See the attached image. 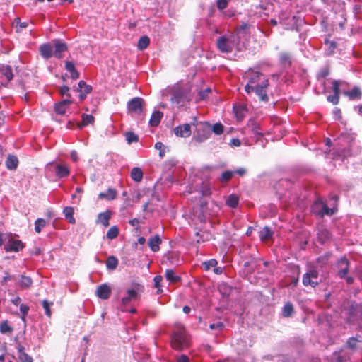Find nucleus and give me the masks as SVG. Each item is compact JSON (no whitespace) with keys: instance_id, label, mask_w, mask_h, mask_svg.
<instances>
[{"instance_id":"obj_6","label":"nucleus","mask_w":362,"mask_h":362,"mask_svg":"<svg viewBox=\"0 0 362 362\" xmlns=\"http://www.w3.org/2000/svg\"><path fill=\"white\" fill-rule=\"evenodd\" d=\"M320 282L321 279L317 269L313 266L309 267L302 278L303 286L315 288Z\"/></svg>"},{"instance_id":"obj_17","label":"nucleus","mask_w":362,"mask_h":362,"mask_svg":"<svg viewBox=\"0 0 362 362\" xmlns=\"http://www.w3.org/2000/svg\"><path fill=\"white\" fill-rule=\"evenodd\" d=\"M173 131L177 136L183 138L189 136L192 133L190 124L187 123L176 127Z\"/></svg>"},{"instance_id":"obj_10","label":"nucleus","mask_w":362,"mask_h":362,"mask_svg":"<svg viewBox=\"0 0 362 362\" xmlns=\"http://www.w3.org/2000/svg\"><path fill=\"white\" fill-rule=\"evenodd\" d=\"M177 164V160L174 158H171L167 162H165L163 167V174L162 177H160V182L165 179L169 183H173V172Z\"/></svg>"},{"instance_id":"obj_62","label":"nucleus","mask_w":362,"mask_h":362,"mask_svg":"<svg viewBox=\"0 0 362 362\" xmlns=\"http://www.w3.org/2000/svg\"><path fill=\"white\" fill-rule=\"evenodd\" d=\"M176 362H189V358L185 354H180L176 356Z\"/></svg>"},{"instance_id":"obj_16","label":"nucleus","mask_w":362,"mask_h":362,"mask_svg":"<svg viewBox=\"0 0 362 362\" xmlns=\"http://www.w3.org/2000/svg\"><path fill=\"white\" fill-rule=\"evenodd\" d=\"M77 91L79 93V99L83 101L86 99L88 94L92 91V87L88 85L84 81H80L78 84Z\"/></svg>"},{"instance_id":"obj_2","label":"nucleus","mask_w":362,"mask_h":362,"mask_svg":"<svg viewBox=\"0 0 362 362\" xmlns=\"http://www.w3.org/2000/svg\"><path fill=\"white\" fill-rule=\"evenodd\" d=\"M354 144V137L349 132H342L334 140V147L333 148V158L341 159L342 161L349 156L353 155L352 148Z\"/></svg>"},{"instance_id":"obj_50","label":"nucleus","mask_w":362,"mask_h":362,"mask_svg":"<svg viewBox=\"0 0 362 362\" xmlns=\"http://www.w3.org/2000/svg\"><path fill=\"white\" fill-rule=\"evenodd\" d=\"M125 137L129 144L136 143L139 141V136L132 132H128L125 134Z\"/></svg>"},{"instance_id":"obj_49","label":"nucleus","mask_w":362,"mask_h":362,"mask_svg":"<svg viewBox=\"0 0 362 362\" xmlns=\"http://www.w3.org/2000/svg\"><path fill=\"white\" fill-rule=\"evenodd\" d=\"M46 226V221L44 218H37L35 221V230L36 233H40L42 228Z\"/></svg>"},{"instance_id":"obj_48","label":"nucleus","mask_w":362,"mask_h":362,"mask_svg":"<svg viewBox=\"0 0 362 362\" xmlns=\"http://www.w3.org/2000/svg\"><path fill=\"white\" fill-rule=\"evenodd\" d=\"M247 128L251 132L252 134H254L255 136L262 134V133L260 132V129L258 124L254 121H251L250 123L248 124Z\"/></svg>"},{"instance_id":"obj_42","label":"nucleus","mask_w":362,"mask_h":362,"mask_svg":"<svg viewBox=\"0 0 362 362\" xmlns=\"http://www.w3.org/2000/svg\"><path fill=\"white\" fill-rule=\"evenodd\" d=\"M33 284V280L30 276H26L24 275L21 276V282L20 286L23 289L29 288Z\"/></svg>"},{"instance_id":"obj_56","label":"nucleus","mask_w":362,"mask_h":362,"mask_svg":"<svg viewBox=\"0 0 362 362\" xmlns=\"http://www.w3.org/2000/svg\"><path fill=\"white\" fill-rule=\"evenodd\" d=\"M327 100L329 103H332L333 105H337L339 102V95L333 93L332 95H328Z\"/></svg>"},{"instance_id":"obj_39","label":"nucleus","mask_w":362,"mask_h":362,"mask_svg":"<svg viewBox=\"0 0 362 362\" xmlns=\"http://www.w3.org/2000/svg\"><path fill=\"white\" fill-rule=\"evenodd\" d=\"M94 117L92 115L83 114L82 115V122L78 124L79 128L93 124L94 122Z\"/></svg>"},{"instance_id":"obj_11","label":"nucleus","mask_w":362,"mask_h":362,"mask_svg":"<svg viewBox=\"0 0 362 362\" xmlns=\"http://www.w3.org/2000/svg\"><path fill=\"white\" fill-rule=\"evenodd\" d=\"M52 42L54 44L53 56L57 59H62L63 53L68 49L66 43L59 39L54 40Z\"/></svg>"},{"instance_id":"obj_12","label":"nucleus","mask_w":362,"mask_h":362,"mask_svg":"<svg viewBox=\"0 0 362 362\" xmlns=\"http://www.w3.org/2000/svg\"><path fill=\"white\" fill-rule=\"evenodd\" d=\"M161 264L163 265H174L177 266L179 262L178 255L175 252L168 251L162 257Z\"/></svg>"},{"instance_id":"obj_3","label":"nucleus","mask_w":362,"mask_h":362,"mask_svg":"<svg viewBox=\"0 0 362 362\" xmlns=\"http://www.w3.org/2000/svg\"><path fill=\"white\" fill-rule=\"evenodd\" d=\"M191 89L190 83L182 81L168 87L171 102L177 106H183L192 99Z\"/></svg>"},{"instance_id":"obj_30","label":"nucleus","mask_w":362,"mask_h":362,"mask_svg":"<svg viewBox=\"0 0 362 362\" xmlns=\"http://www.w3.org/2000/svg\"><path fill=\"white\" fill-rule=\"evenodd\" d=\"M6 166L9 170H16L18 165V158L14 155H9L6 160Z\"/></svg>"},{"instance_id":"obj_53","label":"nucleus","mask_w":362,"mask_h":362,"mask_svg":"<svg viewBox=\"0 0 362 362\" xmlns=\"http://www.w3.org/2000/svg\"><path fill=\"white\" fill-rule=\"evenodd\" d=\"M234 174H235V172H233V171L226 170V171L223 172V173L221 174L220 180L221 182H228L232 178V177Z\"/></svg>"},{"instance_id":"obj_46","label":"nucleus","mask_w":362,"mask_h":362,"mask_svg":"<svg viewBox=\"0 0 362 362\" xmlns=\"http://www.w3.org/2000/svg\"><path fill=\"white\" fill-rule=\"evenodd\" d=\"M346 95H349L350 99L360 98L361 97V91L359 88L354 87L350 91L346 92Z\"/></svg>"},{"instance_id":"obj_13","label":"nucleus","mask_w":362,"mask_h":362,"mask_svg":"<svg viewBox=\"0 0 362 362\" xmlns=\"http://www.w3.org/2000/svg\"><path fill=\"white\" fill-rule=\"evenodd\" d=\"M129 111L140 114L142 112L143 99L141 98L135 97L132 98L127 104Z\"/></svg>"},{"instance_id":"obj_51","label":"nucleus","mask_w":362,"mask_h":362,"mask_svg":"<svg viewBox=\"0 0 362 362\" xmlns=\"http://www.w3.org/2000/svg\"><path fill=\"white\" fill-rule=\"evenodd\" d=\"M148 245L153 251H158V235H155L154 237L149 240Z\"/></svg>"},{"instance_id":"obj_9","label":"nucleus","mask_w":362,"mask_h":362,"mask_svg":"<svg viewBox=\"0 0 362 362\" xmlns=\"http://www.w3.org/2000/svg\"><path fill=\"white\" fill-rule=\"evenodd\" d=\"M299 21H301L300 18L296 16H291L288 12L281 11L279 14V23L286 30L297 29Z\"/></svg>"},{"instance_id":"obj_35","label":"nucleus","mask_w":362,"mask_h":362,"mask_svg":"<svg viewBox=\"0 0 362 362\" xmlns=\"http://www.w3.org/2000/svg\"><path fill=\"white\" fill-rule=\"evenodd\" d=\"M325 45L327 46L325 49V54L327 56H330L334 54L335 49L337 48V43L333 40L328 39L325 40Z\"/></svg>"},{"instance_id":"obj_28","label":"nucleus","mask_w":362,"mask_h":362,"mask_svg":"<svg viewBox=\"0 0 362 362\" xmlns=\"http://www.w3.org/2000/svg\"><path fill=\"white\" fill-rule=\"evenodd\" d=\"M143 175L144 173L141 168L134 167L131 170V178L136 182H140L142 180Z\"/></svg>"},{"instance_id":"obj_52","label":"nucleus","mask_w":362,"mask_h":362,"mask_svg":"<svg viewBox=\"0 0 362 362\" xmlns=\"http://www.w3.org/2000/svg\"><path fill=\"white\" fill-rule=\"evenodd\" d=\"M149 124L151 127L158 126V110H154L149 120Z\"/></svg>"},{"instance_id":"obj_29","label":"nucleus","mask_w":362,"mask_h":362,"mask_svg":"<svg viewBox=\"0 0 362 362\" xmlns=\"http://www.w3.org/2000/svg\"><path fill=\"white\" fill-rule=\"evenodd\" d=\"M205 125L216 135H221L224 131V126L221 122H217L211 125L209 122H206Z\"/></svg>"},{"instance_id":"obj_36","label":"nucleus","mask_w":362,"mask_h":362,"mask_svg":"<svg viewBox=\"0 0 362 362\" xmlns=\"http://www.w3.org/2000/svg\"><path fill=\"white\" fill-rule=\"evenodd\" d=\"M294 312L293 305L291 302L285 303L282 308V315L284 317H290Z\"/></svg>"},{"instance_id":"obj_40","label":"nucleus","mask_w":362,"mask_h":362,"mask_svg":"<svg viewBox=\"0 0 362 362\" xmlns=\"http://www.w3.org/2000/svg\"><path fill=\"white\" fill-rule=\"evenodd\" d=\"M13 331V327L9 325V322L6 320L0 322V332L1 334L11 333Z\"/></svg>"},{"instance_id":"obj_4","label":"nucleus","mask_w":362,"mask_h":362,"mask_svg":"<svg viewBox=\"0 0 362 362\" xmlns=\"http://www.w3.org/2000/svg\"><path fill=\"white\" fill-rule=\"evenodd\" d=\"M191 345V337L182 324H177L171 334V346L178 351L188 349Z\"/></svg>"},{"instance_id":"obj_21","label":"nucleus","mask_w":362,"mask_h":362,"mask_svg":"<svg viewBox=\"0 0 362 362\" xmlns=\"http://www.w3.org/2000/svg\"><path fill=\"white\" fill-rule=\"evenodd\" d=\"M233 112L238 121H242L245 117L247 110L243 105H235L233 106Z\"/></svg>"},{"instance_id":"obj_8","label":"nucleus","mask_w":362,"mask_h":362,"mask_svg":"<svg viewBox=\"0 0 362 362\" xmlns=\"http://www.w3.org/2000/svg\"><path fill=\"white\" fill-rule=\"evenodd\" d=\"M144 291V286L139 283H133L132 288L126 291V296L122 298L123 305H128L131 302L136 300Z\"/></svg>"},{"instance_id":"obj_47","label":"nucleus","mask_w":362,"mask_h":362,"mask_svg":"<svg viewBox=\"0 0 362 362\" xmlns=\"http://www.w3.org/2000/svg\"><path fill=\"white\" fill-rule=\"evenodd\" d=\"M119 228L117 226H112L107 232L106 237L110 240L116 238L119 235Z\"/></svg>"},{"instance_id":"obj_44","label":"nucleus","mask_w":362,"mask_h":362,"mask_svg":"<svg viewBox=\"0 0 362 362\" xmlns=\"http://www.w3.org/2000/svg\"><path fill=\"white\" fill-rule=\"evenodd\" d=\"M13 25L15 26L16 31L20 33L23 28L28 27V23L27 22H21V18L17 17L13 20Z\"/></svg>"},{"instance_id":"obj_32","label":"nucleus","mask_w":362,"mask_h":362,"mask_svg":"<svg viewBox=\"0 0 362 362\" xmlns=\"http://www.w3.org/2000/svg\"><path fill=\"white\" fill-rule=\"evenodd\" d=\"M273 232L268 226H264L262 230L259 231V237L262 242H265L272 238Z\"/></svg>"},{"instance_id":"obj_20","label":"nucleus","mask_w":362,"mask_h":362,"mask_svg":"<svg viewBox=\"0 0 362 362\" xmlns=\"http://www.w3.org/2000/svg\"><path fill=\"white\" fill-rule=\"evenodd\" d=\"M40 52L44 59H48L53 56V47L49 43L42 44L40 46Z\"/></svg>"},{"instance_id":"obj_22","label":"nucleus","mask_w":362,"mask_h":362,"mask_svg":"<svg viewBox=\"0 0 362 362\" xmlns=\"http://www.w3.org/2000/svg\"><path fill=\"white\" fill-rule=\"evenodd\" d=\"M211 132L209 130H198L197 134L193 136L192 140L197 143H202L209 139Z\"/></svg>"},{"instance_id":"obj_5","label":"nucleus","mask_w":362,"mask_h":362,"mask_svg":"<svg viewBox=\"0 0 362 362\" xmlns=\"http://www.w3.org/2000/svg\"><path fill=\"white\" fill-rule=\"evenodd\" d=\"M239 37L233 33H228L220 36L216 40V46L222 53H231L234 50H239Z\"/></svg>"},{"instance_id":"obj_58","label":"nucleus","mask_w":362,"mask_h":362,"mask_svg":"<svg viewBox=\"0 0 362 362\" xmlns=\"http://www.w3.org/2000/svg\"><path fill=\"white\" fill-rule=\"evenodd\" d=\"M5 276H3L0 284L1 286H4L8 281L13 279V276L8 274V272H4Z\"/></svg>"},{"instance_id":"obj_15","label":"nucleus","mask_w":362,"mask_h":362,"mask_svg":"<svg viewBox=\"0 0 362 362\" xmlns=\"http://www.w3.org/2000/svg\"><path fill=\"white\" fill-rule=\"evenodd\" d=\"M111 291L110 286L107 284H103L98 286L95 294L99 298L106 300L110 298Z\"/></svg>"},{"instance_id":"obj_38","label":"nucleus","mask_w":362,"mask_h":362,"mask_svg":"<svg viewBox=\"0 0 362 362\" xmlns=\"http://www.w3.org/2000/svg\"><path fill=\"white\" fill-rule=\"evenodd\" d=\"M165 277L170 282H177L180 280V277L175 274L173 269H168L165 272Z\"/></svg>"},{"instance_id":"obj_59","label":"nucleus","mask_w":362,"mask_h":362,"mask_svg":"<svg viewBox=\"0 0 362 362\" xmlns=\"http://www.w3.org/2000/svg\"><path fill=\"white\" fill-rule=\"evenodd\" d=\"M216 6L219 10H223L227 7L228 1L227 0H217Z\"/></svg>"},{"instance_id":"obj_57","label":"nucleus","mask_w":362,"mask_h":362,"mask_svg":"<svg viewBox=\"0 0 362 362\" xmlns=\"http://www.w3.org/2000/svg\"><path fill=\"white\" fill-rule=\"evenodd\" d=\"M211 92V88H206L204 90H200L199 92V97L200 100H205L209 94Z\"/></svg>"},{"instance_id":"obj_33","label":"nucleus","mask_w":362,"mask_h":362,"mask_svg":"<svg viewBox=\"0 0 362 362\" xmlns=\"http://www.w3.org/2000/svg\"><path fill=\"white\" fill-rule=\"evenodd\" d=\"M64 215L66 219L72 224L76 223V220L74 217V210L71 206H66L63 210Z\"/></svg>"},{"instance_id":"obj_23","label":"nucleus","mask_w":362,"mask_h":362,"mask_svg":"<svg viewBox=\"0 0 362 362\" xmlns=\"http://www.w3.org/2000/svg\"><path fill=\"white\" fill-rule=\"evenodd\" d=\"M112 213L110 211L107 210L105 212L100 213L98 215L97 223H101L103 226L107 227L110 226V219L111 218Z\"/></svg>"},{"instance_id":"obj_7","label":"nucleus","mask_w":362,"mask_h":362,"mask_svg":"<svg viewBox=\"0 0 362 362\" xmlns=\"http://www.w3.org/2000/svg\"><path fill=\"white\" fill-rule=\"evenodd\" d=\"M334 208H329L322 200L317 199L311 206V212L322 218L325 216H331L335 212Z\"/></svg>"},{"instance_id":"obj_18","label":"nucleus","mask_w":362,"mask_h":362,"mask_svg":"<svg viewBox=\"0 0 362 362\" xmlns=\"http://www.w3.org/2000/svg\"><path fill=\"white\" fill-rule=\"evenodd\" d=\"M24 244L20 240H11L4 245V250L8 252H18L24 247Z\"/></svg>"},{"instance_id":"obj_63","label":"nucleus","mask_w":362,"mask_h":362,"mask_svg":"<svg viewBox=\"0 0 362 362\" xmlns=\"http://www.w3.org/2000/svg\"><path fill=\"white\" fill-rule=\"evenodd\" d=\"M20 311L23 315V317H25L28 313L29 307L25 304H21L20 305Z\"/></svg>"},{"instance_id":"obj_26","label":"nucleus","mask_w":362,"mask_h":362,"mask_svg":"<svg viewBox=\"0 0 362 362\" xmlns=\"http://www.w3.org/2000/svg\"><path fill=\"white\" fill-rule=\"evenodd\" d=\"M0 73L6 76L8 81H11L14 77L12 67L10 65H1Z\"/></svg>"},{"instance_id":"obj_34","label":"nucleus","mask_w":362,"mask_h":362,"mask_svg":"<svg viewBox=\"0 0 362 362\" xmlns=\"http://www.w3.org/2000/svg\"><path fill=\"white\" fill-rule=\"evenodd\" d=\"M279 60L281 64L284 67L287 68L291 65V55L286 52H281L279 54Z\"/></svg>"},{"instance_id":"obj_55","label":"nucleus","mask_w":362,"mask_h":362,"mask_svg":"<svg viewBox=\"0 0 362 362\" xmlns=\"http://www.w3.org/2000/svg\"><path fill=\"white\" fill-rule=\"evenodd\" d=\"M341 81L339 80H334L332 81V90L334 94L340 95V86Z\"/></svg>"},{"instance_id":"obj_1","label":"nucleus","mask_w":362,"mask_h":362,"mask_svg":"<svg viewBox=\"0 0 362 362\" xmlns=\"http://www.w3.org/2000/svg\"><path fill=\"white\" fill-rule=\"evenodd\" d=\"M244 77L247 81L245 86V92L249 95L255 93L262 102H268V78L262 73L252 69L245 72Z\"/></svg>"},{"instance_id":"obj_43","label":"nucleus","mask_w":362,"mask_h":362,"mask_svg":"<svg viewBox=\"0 0 362 362\" xmlns=\"http://www.w3.org/2000/svg\"><path fill=\"white\" fill-rule=\"evenodd\" d=\"M53 305V302H50L46 299L42 301V306L45 310V314L49 318L52 317L51 306H52Z\"/></svg>"},{"instance_id":"obj_19","label":"nucleus","mask_w":362,"mask_h":362,"mask_svg":"<svg viewBox=\"0 0 362 362\" xmlns=\"http://www.w3.org/2000/svg\"><path fill=\"white\" fill-rule=\"evenodd\" d=\"M72 103V100L70 99L62 100L55 105L54 110L59 115H64L66 112V109Z\"/></svg>"},{"instance_id":"obj_27","label":"nucleus","mask_w":362,"mask_h":362,"mask_svg":"<svg viewBox=\"0 0 362 362\" xmlns=\"http://www.w3.org/2000/svg\"><path fill=\"white\" fill-rule=\"evenodd\" d=\"M358 342H362V336L360 334L350 337L346 341V347L351 350H355Z\"/></svg>"},{"instance_id":"obj_45","label":"nucleus","mask_w":362,"mask_h":362,"mask_svg":"<svg viewBox=\"0 0 362 362\" xmlns=\"http://www.w3.org/2000/svg\"><path fill=\"white\" fill-rule=\"evenodd\" d=\"M239 202V199L235 194H230L226 200V204L231 208H236Z\"/></svg>"},{"instance_id":"obj_60","label":"nucleus","mask_w":362,"mask_h":362,"mask_svg":"<svg viewBox=\"0 0 362 362\" xmlns=\"http://www.w3.org/2000/svg\"><path fill=\"white\" fill-rule=\"evenodd\" d=\"M59 92L62 95H66L68 98L67 99H69L71 98V95L69 93V88L67 86H63L62 87H61Z\"/></svg>"},{"instance_id":"obj_31","label":"nucleus","mask_w":362,"mask_h":362,"mask_svg":"<svg viewBox=\"0 0 362 362\" xmlns=\"http://www.w3.org/2000/svg\"><path fill=\"white\" fill-rule=\"evenodd\" d=\"M56 175L59 178L68 177L70 174L69 169L67 166L63 165H56Z\"/></svg>"},{"instance_id":"obj_25","label":"nucleus","mask_w":362,"mask_h":362,"mask_svg":"<svg viewBox=\"0 0 362 362\" xmlns=\"http://www.w3.org/2000/svg\"><path fill=\"white\" fill-rule=\"evenodd\" d=\"M18 352V358L21 362H33V358L24 351L25 348L21 345L18 344L17 346Z\"/></svg>"},{"instance_id":"obj_14","label":"nucleus","mask_w":362,"mask_h":362,"mask_svg":"<svg viewBox=\"0 0 362 362\" xmlns=\"http://www.w3.org/2000/svg\"><path fill=\"white\" fill-rule=\"evenodd\" d=\"M337 265L339 267L338 276L341 279H344L349 272V260L345 257H341L338 261Z\"/></svg>"},{"instance_id":"obj_37","label":"nucleus","mask_w":362,"mask_h":362,"mask_svg":"<svg viewBox=\"0 0 362 362\" xmlns=\"http://www.w3.org/2000/svg\"><path fill=\"white\" fill-rule=\"evenodd\" d=\"M149 43H150L149 37L146 35L142 36L138 40L137 49L141 51L144 50L148 47V46L149 45Z\"/></svg>"},{"instance_id":"obj_41","label":"nucleus","mask_w":362,"mask_h":362,"mask_svg":"<svg viewBox=\"0 0 362 362\" xmlns=\"http://www.w3.org/2000/svg\"><path fill=\"white\" fill-rule=\"evenodd\" d=\"M118 266V259L116 257L110 256L106 261V267L108 269L114 270Z\"/></svg>"},{"instance_id":"obj_24","label":"nucleus","mask_w":362,"mask_h":362,"mask_svg":"<svg viewBox=\"0 0 362 362\" xmlns=\"http://www.w3.org/2000/svg\"><path fill=\"white\" fill-rule=\"evenodd\" d=\"M117 195V190L114 188H109L106 192H100L98 194V199H107L109 201L114 200Z\"/></svg>"},{"instance_id":"obj_64","label":"nucleus","mask_w":362,"mask_h":362,"mask_svg":"<svg viewBox=\"0 0 362 362\" xmlns=\"http://www.w3.org/2000/svg\"><path fill=\"white\" fill-rule=\"evenodd\" d=\"M333 117L334 119L339 120L341 117V112L340 109L335 107L333 110Z\"/></svg>"},{"instance_id":"obj_61","label":"nucleus","mask_w":362,"mask_h":362,"mask_svg":"<svg viewBox=\"0 0 362 362\" xmlns=\"http://www.w3.org/2000/svg\"><path fill=\"white\" fill-rule=\"evenodd\" d=\"M223 327V324L221 322L212 323L209 325V328L212 330H214V329L221 330Z\"/></svg>"},{"instance_id":"obj_54","label":"nucleus","mask_w":362,"mask_h":362,"mask_svg":"<svg viewBox=\"0 0 362 362\" xmlns=\"http://www.w3.org/2000/svg\"><path fill=\"white\" fill-rule=\"evenodd\" d=\"M205 270H209L211 268L215 267L217 265V261L215 259H211L202 263Z\"/></svg>"}]
</instances>
